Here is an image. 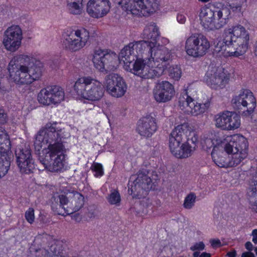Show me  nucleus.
Segmentation results:
<instances>
[{"mask_svg": "<svg viewBox=\"0 0 257 257\" xmlns=\"http://www.w3.org/2000/svg\"><path fill=\"white\" fill-rule=\"evenodd\" d=\"M56 123H47L37 134L34 143L39 160L45 168L51 172L61 171L64 167V137L62 130L55 126Z\"/></svg>", "mask_w": 257, "mask_h": 257, "instance_id": "nucleus-1", "label": "nucleus"}, {"mask_svg": "<svg viewBox=\"0 0 257 257\" xmlns=\"http://www.w3.org/2000/svg\"><path fill=\"white\" fill-rule=\"evenodd\" d=\"M249 34L244 27L237 25L226 28L223 33V41L215 46V51L225 57H237L247 51Z\"/></svg>", "mask_w": 257, "mask_h": 257, "instance_id": "nucleus-2", "label": "nucleus"}, {"mask_svg": "<svg viewBox=\"0 0 257 257\" xmlns=\"http://www.w3.org/2000/svg\"><path fill=\"white\" fill-rule=\"evenodd\" d=\"M17 62L9 66L10 77L17 84H30L39 80L42 75L43 64L35 57L19 55L14 57Z\"/></svg>", "mask_w": 257, "mask_h": 257, "instance_id": "nucleus-3", "label": "nucleus"}, {"mask_svg": "<svg viewBox=\"0 0 257 257\" xmlns=\"http://www.w3.org/2000/svg\"><path fill=\"white\" fill-rule=\"evenodd\" d=\"M198 136L189 124L184 123L177 126L169 137L170 152L178 159L187 158L193 155L197 147Z\"/></svg>", "mask_w": 257, "mask_h": 257, "instance_id": "nucleus-4", "label": "nucleus"}, {"mask_svg": "<svg viewBox=\"0 0 257 257\" xmlns=\"http://www.w3.org/2000/svg\"><path fill=\"white\" fill-rule=\"evenodd\" d=\"M211 8L204 7L200 9L199 18L203 27L208 30H219L223 27L230 18V9L224 4L215 2Z\"/></svg>", "mask_w": 257, "mask_h": 257, "instance_id": "nucleus-5", "label": "nucleus"}, {"mask_svg": "<svg viewBox=\"0 0 257 257\" xmlns=\"http://www.w3.org/2000/svg\"><path fill=\"white\" fill-rule=\"evenodd\" d=\"M84 200L83 195L77 192L67 195L56 193L50 199L51 207L55 214L64 216L79 211L84 205Z\"/></svg>", "mask_w": 257, "mask_h": 257, "instance_id": "nucleus-6", "label": "nucleus"}, {"mask_svg": "<svg viewBox=\"0 0 257 257\" xmlns=\"http://www.w3.org/2000/svg\"><path fill=\"white\" fill-rule=\"evenodd\" d=\"M73 88L78 96L91 101L100 100L105 91L102 83L91 76L79 78L75 81Z\"/></svg>", "mask_w": 257, "mask_h": 257, "instance_id": "nucleus-7", "label": "nucleus"}, {"mask_svg": "<svg viewBox=\"0 0 257 257\" xmlns=\"http://www.w3.org/2000/svg\"><path fill=\"white\" fill-rule=\"evenodd\" d=\"M127 14L147 16L158 9V0H114Z\"/></svg>", "mask_w": 257, "mask_h": 257, "instance_id": "nucleus-8", "label": "nucleus"}, {"mask_svg": "<svg viewBox=\"0 0 257 257\" xmlns=\"http://www.w3.org/2000/svg\"><path fill=\"white\" fill-rule=\"evenodd\" d=\"M151 173L146 169L140 170L136 175L132 176L133 180L128 184V193L134 198L141 199L146 197L152 188Z\"/></svg>", "mask_w": 257, "mask_h": 257, "instance_id": "nucleus-9", "label": "nucleus"}, {"mask_svg": "<svg viewBox=\"0 0 257 257\" xmlns=\"http://www.w3.org/2000/svg\"><path fill=\"white\" fill-rule=\"evenodd\" d=\"M248 141L243 136H233L230 141L224 145V150L231 154V165L233 167L240 164L247 156Z\"/></svg>", "mask_w": 257, "mask_h": 257, "instance_id": "nucleus-10", "label": "nucleus"}, {"mask_svg": "<svg viewBox=\"0 0 257 257\" xmlns=\"http://www.w3.org/2000/svg\"><path fill=\"white\" fill-rule=\"evenodd\" d=\"M156 66L153 61L137 57L125 69L143 79H153L162 75V67Z\"/></svg>", "mask_w": 257, "mask_h": 257, "instance_id": "nucleus-11", "label": "nucleus"}, {"mask_svg": "<svg viewBox=\"0 0 257 257\" xmlns=\"http://www.w3.org/2000/svg\"><path fill=\"white\" fill-rule=\"evenodd\" d=\"M210 47V42L205 36L195 33L186 39L185 48L188 55L198 58L205 55Z\"/></svg>", "mask_w": 257, "mask_h": 257, "instance_id": "nucleus-12", "label": "nucleus"}, {"mask_svg": "<svg viewBox=\"0 0 257 257\" xmlns=\"http://www.w3.org/2000/svg\"><path fill=\"white\" fill-rule=\"evenodd\" d=\"M117 55L108 49H95L93 57L95 67L100 71H113L116 68Z\"/></svg>", "mask_w": 257, "mask_h": 257, "instance_id": "nucleus-13", "label": "nucleus"}, {"mask_svg": "<svg viewBox=\"0 0 257 257\" xmlns=\"http://www.w3.org/2000/svg\"><path fill=\"white\" fill-rule=\"evenodd\" d=\"M89 39V33L86 29L72 30L65 36L62 46L67 51L76 52L84 47Z\"/></svg>", "mask_w": 257, "mask_h": 257, "instance_id": "nucleus-14", "label": "nucleus"}, {"mask_svg": "<svg viewBox=\"0 0 257 257\" xmlns=\"http://www.w3.org/2000/svg\"><path fill=\"white\" fill-rule=\"evenodd\" d=\"M65 93L60 86L53 85L42 89L38 94L39 102L44 105H56L64 100Z\"/></svg>", "mask_w": 257, "mask_h": 257, "instance_id": "nucleus-15", "label": "nucleus"}, {"mask_svg": "<svg viewBox=\"0 0 257 257\" xmlns=\"http://www.w3.org/2000/svg\"><path fill=\"white\" fill-rule=\"evenodd\" d=\"M179 103L181 109L185 113L195 116L204 113L210 106V102L208 100L204 102H195L187 93L180 96Z\"/></svg>", "mask_w": 257, "mask_h": 257, "instance_id": "nucleus-16", "label": "nucleus"}, {"mask_svg": "<svg viewBox=\"0 0 257 257\" xmlns=\"http://www.w3.org/2000/svg\"><path fill=\"white\" fill-rule=\"evenodd\" d=\"M17 165L22 173L30 174L35 169L34 160L29 146L21 145L15 151Z\"/></svg>", "mask_w": 257, "mask_h": 257, "instance_id": "nucleus-17", "label": "nucleus"}, {"mask_svg": "<svg viewBox=\"0 0 257 257\" xmlns=\"http://www.w3.org/2000/svg\"><path fill=\"white\" fill-rule=\"evenodd\" d=\"M232 103L238 108L246 109L243 112L245 115L252 114L256 107L255 98L248 89H241L239 94L232 98Z\"/></svg>", "mask_w": 257, "mask_h": 257, "instance_id": "nucleus-18", "label": "nucleus"}, {"mask_svg": "<svg viewBox=\"0 0 257 257\" xmlns=\"http://www.w3.org/2000/svg\"><path fill=\"white\" fill-rule=\"evenodd\" d=\"M104 83L107 92L114 97L123 96L127 89L124 80L117 74L112 73L106 76Z\"/></svg>", "mask_w": 257, "mask_h": 257, "instance_id": "nucleus-19", "label": "nucleus"}, {"mask_svg": "<svg viewBox=\"0 0 257 257\" xmlns=\"http://www.w3.org/2000/svg\"><path fill=\"white\" fill-rule=\"evenodd\" d=\"M22 39L23 33L20 27L13 25L5 31L3 43L7 50L15 52L20 47Z\"/></svg>", "mask_w": 257, "mask_h": 257, "instance_id": "nucleus-20", "label": "nucleus"}, {"mask_svg": "<svg viewBox=\"0 0 257 257\" xmlns=\"http://www.w3.org/2000/svg\"><path fill=\"white\" fill-rule=\"evenodd\" d=\"M205 79L207 84L214 89L223 87L228 80L221 68L213 65L209 66Z\"/></svg>", "mask_w": 257, "mask_h": 257, "instance_id": "nucleus-21", "label": "nucleus"}, {"mask_svg": "<svg viewBox=\"0 0 257 257\" xmlns=\"http://www.w3.org/2000/svg\"><path fill=\"white\" fill-rule=\"evenodd\" d=\"M174 92V86L167 81H162L157 83L153 91L155 99L160 103L170 100Z\"/></svg>", "mask_w": 257, "mask_h": 257, "instance_id": "nucleus-22", "label": "nucleus"}, {"mask_svg": "<svg viewBox=\"0 0 257 257\" xmlns=\"http://www.w3.org/2000/svg\"><path fill=\"white\" fill-rule=\"evenodd\" d=\"M110 8L108 0H89L87 4L86 11L91 17L98 18L106 15Z\"/></svg>", "mask_w": 257, "mask_h": 257, "instance_id": "nucleus-23", "label": "nucleus"}, {"mask_svg": "<svg viewBox=\"0 0 257 257\" xmlns=\"http://www.w3.org/2000/svg\"><path fill=\"white\" fill-rule=\"evenodd\" d=\"M2 141L4 142L0 146V178L5 176L8 173L11 165V157L9 152L11 150V143L7 140V138L2 134Z\"/></svg>", "mask_w": 257, "mask_h": 257, "instance_id": "nucleus-24", "label": "nucleus"}, {"mask_svg": "<svg viewBox=\"0 0 257 257\" xmlns=\"http://www.w3.org/2000/svg\"><path fill=\"white\" fill-rule=\"evenodd\" d=\"M153 52L151 58L150 62H154L156 67L161 66L162 68V74L165 70L164 64L165 62L169 61L171 59V54L170 50L163 45L157 44L156 42L154 48H153Z\"/></svg>", "mask_w": 257, "mask_h": 257, "instance_id": "nucleus-25", "label": "nucleus"}, {"mask_svg": "<svg viewBox=\"0 0 257 257\" xmlns=\"http://www.w3.org/2000/svg\"><path fill=\"white\" fill-rule=\"evenodd\" d=\"M133 43L134 44L136 58H142L143 59L148 60V61L151 59L156 42L143 40Z\"/></svg>", "mask_w": 257, "mask_h": 257, "instance_id": "nucleus-26", "label": "nucleus"}, {"mask_svg": "<svg viewBox=\"0 0 257 257\" xmlns=\"http://www.w3.org/2000/svg\"><path fill=\"white\" fill-rule=\"evenodd\" d=\"M137 130L141 136L151 137L157 130L155 118L150 115L142 118L138 122Z\"/></svg>", "mask_w": 257, "mask_h": 257, "instance_id": "nucleus-27", "label": "nucleus"}, {"mask_svg": "<svg viewBox=\"0 0 257 257\" xmlns=\"http://www.w3.org/2000/svg\"><path fill=\"white\" fill-rule=\"evenodd\" d=\"M224 146L218 145L214 147L211 151V156L213 162L220 168H228L233 167L231 165V158L227 159L226 154L223 152Z\"/></svg>", "mask_w": 257, "mask_h": 257, "instance_id": "nucleus-28", "label": "nucleus"}, {"mask_svg": "<svg viewBox=\"0 0 257 257\" xmlns=\"http://www.w3.org/2000/svg\"><path fill=\"white\" fill-rule=\"evenodd\" d=\"M134 46L133 42L129 43L121 49L117 56V60L124 63V68L131 62H133L136 58Z\"/></svg>", "mask_w": 257, "mask_h": 257, "instance_id": "nucleus-29", "label": "nucleus"}, {"mask_svg": "<svg viewBox=\"0 0 257 257\" xmlns=\"http://www.w3.org/2000/svg\"><path fill=\"white\" fill-rule=\"evenodd\" d=\"M256 177L249 183V187L247 192V199L251 208L257 212V179Z\"/></svg>", "mask_w": 257, "mask_h": 257, "instance_id": "nucleus-30", "label": "nucleus"}, {"mask_svg": "<svg viewBox=\"0 0 257 257\" xmlns=\"http://www.w3.org/2000/svg\"><path fill=\"white\" fill-rule=\"evenodd\" d=\"M160 35L159 28L156 24L154 23L149 24L146 26L142 34V37L144 39H151L152 42H156L157 39Z\"/></svg>", "mask_w": 257, "mask_h": 257, "instance_id": "nucleus-31", "label": "nucleus"}, {"mask_svg": "<svg viewBox=\"0 0 257 257\" xmlns=\"http://www.w3.org/2000/svg\"><path fill=\"white\" fill-rule=\"evenodd\" d=\"M68 12L73 15H80L83 10V0H66Z\"/></svg>", "mask_w": 257, "mask_h": 257, "instance_id": "nucleus-32", "label": "nucleus"}, {"mask_svg": "<svg viewBox=\"0 0 257 257\" xmlns=\"http://www.w3.org/2000/svg\"><path fill=\"white\" fill-rule=\"evenodd\" d=\"M228 120L226 131H233L240 126V116L234 111H229Z\"/></svg>", "mask_w": 257, "mask_h": 257, "instance_id": "nucleus-33", "label": "nucleus"}, {"mask_svg": "<svg viewBox=\"0 0 257 257\" xmlns=\"http://www.w3.org/2000/svg\"><path fill=\"white\" fill-rule=\"evenodd\" d=\"M229 113V111L225 110L217 113L214 116V121L216 127L226 131Z\"/></svg>", "mask_w": 257, "mask_h": 257, "instance_id": "nucleus-34", "label": "nucleus"}, {"mask_svg": "<svg viewBox=\"0 0 257 257\" xmlns=\"http://www.w3.org/2000/svg\"><path fill=\"white\" fill-rule=\"evenodd\" d=\"M41 253L44 257H52L53 256L61 255L63 248L61 242L52 244L50 247V251L46 249H40Z\"/></svg>", "mask_w": 257, "mask_h": 257, "instance_id": "nucleus-35", "label": "nucleus"}, {"mask_svg": "<svg viewBox=\"0 0 257 257\" xmlns=\"http://www.w3.org/2000/svg\"><path fill=\"white\" fill-rule=\"evenodd\" d=\"M227 6L233 12H239L246 5V0H226Z\"/></svg>", "mask_w": 257, "mask_h": 257, "instance_id": "nucleus-36", "label": "nucleus"}, {"mask_svg": "<svg viewBox=\"0 0 257 257\" xmlns=\"http://www.w3.org/2000/svg\"><path fill=\"white\" fill-rule=\"evenodd\" d=\"M168 75L170 77L175 80H178L182 75V70L178 65H172L168 69Z\"/></svg>", "mask_w": 257, "mask_h": 257, "instance_id": "nucleus-37", "label": "nucleus"}, {"mask_svg": "<svg viewBox=\"0 0 257 257\" xmlns=\"http://www.w3.org/2000/svg\"><path fill=\"white\" fill-rule=\"evenodd\" d=\"M200 143L202 149L206 152H209L212 148L213 149L217 146L214 145V140L205 136L201 138Z\"/></svg>", "mask_w": 257, "mask_h": 257, "instance_id": "nucleus-38", "label": "nucleus"}, {"mask_svg": "<svg viewBox=\"0 0 257 257\" xmlns=\"http://www.w3.org/2000/svg\"><path fill=\"white\" fill-rule=\"evenodd\" d=\"M196 196L194 193L191 192L185 198L183 207L187 209H191L194 206L196 201Z\"/></svg>", "mask_w": 257, "mask_h": 257, "instance_id": "nucleus-39", "label": "nucleus"}, {"mask_svg": "<svg viewBox=\"0 0 257 257\" xmlns=\"http://www.w3.org/2000/svg\"><path fill=\"white\" fill-rule=\"evenodd\" d=\"M107 199L110 204L118 206L121 200L120 194L117 191L113 190L108 195Z\"/></svg>", "mask_w": 257, "mask_h": 257, "instance_id": "nucleus-40", "label": "nucleus"}, {"mask_svg": "<svg viewBox=\"0 0 257 257\" xmlns=\"http://www.w3.org/2000/svg\"><path fill=\"white\" fill-rule=\"evenodd\" d=\"M92 169L95 172V176L96 177L101 176L103 174L102 166L99 163H94L92 166Z\"/></svg>", "mask_w": 257, "mask_h": 257, "instance_id": "nucleus-41", "label": "nucleus"}, {"mask_svg": "<svg viewBox=\"0 0 257 257\" xmlns=\"http://www.w3.org/2000/svg\"><path fill=\"white\" fill-rule=\"evenodd\" d=\"M25 218L27 221L32 224L35 219L34 210L32 208H29L25 213Z\"/></svg>", "mask_w": 257, "mask_h": 257, "instance_id": "nucleus-42", "label": "nucleus"}, {"mask_svg": "<svg viewBox=\"0 0 257 257\" xmlns=\"http://www.w3.org/2000/svg\"><path fill=\"white\" fill-rule=\"evenodd\" d=\"M8 116L3 109L0 108V124H4L8 122Z\"/></svg>", "mask_w": 257, "mask_h": 257, "instance_id": "nucleus-43", "label": "nucleus"}, {"mask_svg": "<svg viewBox=\"0 0 257 257\" xmlns=\"http://www.w3.org/2000/svg\"><path fill=\"white\" fill-rule=\"evenodd\" d=\"M205 245L204 243L202 241L199 242H197L195 243L193 246L190 247V249L191 250L194 251L196 250H202L204 249Z\"/></svg>", "mask_w": 257, "mask_h": 257, "instance_id": "nucleus-44", "label": "nucleus"}, {"mask_svg": "<svg viewBox=\"0 0 257 257\" xmlns=\"http://www.w3.org/2000/svg\"><path fill=\"white\" fill-rule=\"evenodd\" d=\"M210 243L213 247H215L217 246H220L221 244L220 240L218 239H211L210 240Z\"/></svg>", "mask_w": 257, "mask_h": 257, "instance_id": "nucleus-45", "label": "nucleus"}, {"mask_svg": "<svg viewBox=\"0 0 257 257\" xmlns=\"http://www.w3.org/2000/svg\"><path fill=\"white\" fill-rule=\"evenodd\" d=\"M252 236V241L254 244H257V229H253L251 233Z\"/></svg>", "mask_w": 257, "mask_h": 257, "instance_id": "nucleus-46", "label": "nucleus"}, {"mask_svg": "<svg viewBox=\"0 0 257 257\" xmlns=\"http://www.w3.org/2000/svg\"><path fill=\"white\" fill-rule=\"evenodd\" d=\"M178 21L181 24H184L186 21V18L182 15H179L177 17Z\"/></svg>", "mask_w": 257, "mask_h": 257, "instance_id": "nucleus-47", "label": "nucleus"}, {"mask_svg": "<svg viewBox=\"0 0 257 257\" xmlns=\"http://www.w3.org/2000/svg\"><path fill=\"white\" fill-rule=\"evenodd\" d=\"M245 246L246 249L251 251L253 249V245L250 241H247L245 244Z\"/></svg>", "mask_w": 257, "mask_h": 257, "instance_id": "nucleus-48", "label": "nucleus"}, {"mask_svg": "<svg viewBox=\"0 0 257 257\" xmlns=\"http://www.w3.org/2000/svg\"><path fill=\"white\" fill-rule=\"evenodd\" d=\"M72 219L75 220L76 221L79 222L81 220V217L79 213L75 214L71 216Z\"/></svg>", "mask_w": 257, "mask_h": 257, "instance_id": "nucleus-49", "label": "nucleus"}, {"mask_svg": "<svg viewBox=\"0 0 257 257\" xmlns=\"http://www.w3.org/2000/svg\"><path fill=\"white\" fill-rule=\"evenodd\" d=\"M241 257H255L254 254L250 252H243L242 255Z\"/></svg>", "mask_w": 257, "mask_h": 257, "instance_id": "nucleus-50", "label": "nucleus"}, {"mask_svg": "<svg viewBox=\"0 0 257 257\" xmlns=\"http://www.w3.org/2000/svg\"><path fill=\"white\" fill-rule=\"evenodd\" d=\"M236 254V251L235 250H233L232 251H229L227 253V255L228 257H235Z\"/></svg>", "mask_w": 257, "mask_h": 257, "instance_id": "nucleus-51", "label": "nucleus"}, {"mask_svg": "<svg viewBox=\"0 0 257 257\" xmlns=\"http://www.w3.org/2000/svg\"><path fill=\"white\" fill-rule=\"evenodd\" d=\"M97 216L96 213L95 211L90 212L89 211L88 213V216L90 218H94Z\"/></svg>", "mask_w": 257, "mask_h": 257, "instance_id": "nucleus-52", "label": "nucleus"}, {"mask_svg": "<svg viewBox=\"0 0 257 257\" xmlns=\"http://www.w3.org/2000/svg\"><path fill=\"white\" fill-rule=\"evenodd\" d=\"M210 254L207 252H203L199 257H210Z\"/></svg>", "mask_w": 257, "mask_h": 257, "instance_id": "nucleus-53", "label": "nucleus"}, {"mask_svg": "<svg viewBox=\"0 0 257 257\" xmlns=\"http://www.w3.org/2000/svg\"><path fill=\"white\" fill-rule=\"evenodd\" d=\"M0 131L3 132L5 133V134L7 136V140L9 141H10V139H9V137L8 135L7 134V133H6V131L4 129L1 128H0Z\"/></svg>", "mask_w": 257, "mask_h": 257, "instance_id": "nucleus-54", "label": "nucleus"}, {"mask_svg": "<svg viewBox=\"0 0 257 257\" xmlns=\"http://www.w3.org/2000/svg\"><path fill=\"white\" fill-rule=\"evenodd\" d=\"M254 53L256 56H257V42L255 44L254 48Z\"/></svg>", "mask_w": 257, "mask_h": 257, "instance_id": "nucleus-55", "label": "nucleus"}, {"mask_svg": "<svg viewBox=\"0 0 257 257\" xmlns=\"http://www.w3.org/2000/svg\"><path fill=\"white\" fill-rule=\"evenodd\" d=\"M199 254H200L199 252L195 251L193 253V256L194 257H199L200 256Z\"/></svg>", "mask_w": 257, "mask_h": 257, "instance_id": "nucleus-56", "label": "nucleus"}, {"mask_svg": "<svg viewBox=\"0 0 257 257\" xmlns=\"http://www.w3.org/2000/svg\"><path fill=\"white\" fill-rule=\"evenodd\" d=\"M198 1L200 2H202L203 3H206L208 2L210 0H198Z\"/></svg>", "mask_w": 257, "mask_h": 257, "instance_id": "nucleus-57", "label": "nucleus"}, {"mask_svg": "<svg viewBox=\"0 0 257 257\" xmlns=\"http://www.w3.org/2000/svg\"><path fill=\"white\" fill-rule=\"evenodd\" d=\"M254 251H255L256 254L257 255V247H255L254 248Z\"/></svg>", "mask_w": 257, "mask_h": 257, "instance_id": "nucleus-58", "label": "nucleus"}, {"mask_svg": "<svg viewBox=\"0 0 257 257\" xmlns=\"http://www.w3.org/2000/svg\"><path fill=\"white\" fill-rule=\"evenodd\" d=\"M164 40H165V42H167V43H168V39H164Z\"/></svg>", "mask_w": 257, "mask_h": 257, "instance_id": "nucleus-59", "label": "nucleus"}]
</instances>
